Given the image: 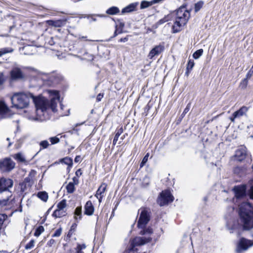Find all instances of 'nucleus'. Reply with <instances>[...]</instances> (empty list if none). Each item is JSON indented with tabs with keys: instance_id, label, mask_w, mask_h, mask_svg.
I'll return each mask as SVG.
<instances>
[{
	"instance_id": "1",
	"label": "nucleus",
	"mask_w": 253,
	"mask_h": 253,
	"mask_svg": "<svg viewBox=\"0 0 253 253\" xmlns=\"http://www.w3.org/2000/svg\"><path fill=\"white\" fill-rule=\"evenodd\" d=\"M48 92L51 96L50 101L40 96H34L31 93H15L10 97L12 107L19 109L26 108L29 105L30 99H32L36 108L37 114L34 120L42 121L44 120V114L48 108H51L53 112L57 111V104L59 101V94L57 91L49 90Z\"/></svg>"
},
{
	"instance_id": "2",
	"label": "nucleus",
	"mask_w": 253,
	"mask_h": 253,
	"mask_svg": "<svg viewBox=\"0 0 253 253\" xmlns=\"http://www.w3.org/2000/svg\"><path fill=\"white\" fill-rule=\"evenodd\" d=\"M239 214L244 230L253 228V207L248 202L242 203L239 207Z\"/></svg>"
},
{
	"instance_id": "3",
	"label": "nucleus",
	"mask_w": 253,
	"mask_h": 253,
	"mask_svg": "<svg viewBox=\"0 0 253 253\" xmlns=\"http://www.w3.org/2000/svg\"><path fill=\"white\" fill-rule=\"evenodd\" d=\"M38 85L41 86L46 85L48 86H54L58 84L62 80V77L59 75L55 73H41L38 74Z\"/></svg>"
},
{
	"instance_id": "4",
	"label": "nucleus",
	"mask_w": 253,
	"mask_h": 253,
	"mask_svg": "<svg viewBox=\"0 0 253 253\" xmlns=\"http://www.w3.org/2000/svg\"><path fill=\"white\" fill-rule=\"evenodd\" d=\"M174 200L173 197L168 190L163 191L157 199V203L160 206H163L172 202Z\"/></svg>"
},
{
	"instance_id": "5",
	"label": "nucleus",
	"mask_w": 253,
	"mask_h": 253,
	"mask_svg": "<svg viewBox=\"0 0 253 253\" xmlns=\"http://www.w3.org/2000/svg\"><path fill=\"white\" fill-rule=\"evenodd\" d=\"M151 239L149 238L136 237L133 238L130 242V246L127 251L128 253H132L135 250L136 246L143 245L149 242Z\"/></svg>"
},
{
	"instance_id": "6",
	"label": "nucleus",
	"mask_w": 253,
	"mask_h": 253,
	"mask_svg": "<svg viewBox=\"0 0 253 253\" xmlns=\"http://www.w3.org/2000/svg\"><path fill=\"white\" fill-rule=\"evenodd\" d=\"M253 246V241L242 237L240 239L237 243L236 251L237 253H240L247 250L249 248Z\"/></svg>"
},
{
	"instance_id": "7",
	"label": "nucleus",
	"mask_w": 253,
	"mask_h": 253,
	"mask_svg": "<svg viewBox=\"0 0 253 253\" xmlns=\"http://www.w3.org/2000/svg\"><path fill=\"white\" fill-rule=\"evenodd\" d=\"M190 16V12L186 10L184 6H181L177 10L175 19L181 21L183 23H187Z\"/></svg>"
},
{
	"instance_id": "8",
	"label": "nucleus",
	"mask_w": 253,
	"mask_h": 253,
	"mask_svg": "<svg viewBox=\"0 0 253 253\" xmlns=\"http://www.w3.org/2000/svg\"><path fill=\"white\" fill-rule=\"evenodd\" d=\"M15 163L10 158L0 161V169L3 172H9L15 167Z\"/></svg>"
},
{
	"instance_id": "9",
	"label": "nucleus",
	"mask_w": 253,
	"mask_h": 253,
	"mask_svg": "<svg viewBox=\"0 0 253 253\" xmlns=\"http://www.w3.org/2000/svg\"><path fill=\"white\" fill-rule=\"evenodd\" d=\"M150 220V215L146 209H143L140 213L138 221L137 226L139 228H143Z\"/></svg>"
},
{
	"instance_id": "10",
	"label": "nucleus",
	"mask_w": 253,
	"mask_h": 253,
	"mask_svg": "<svg viewBox=\"0 0 253 253\" xmlns=\"http://www.w3.org/2000/svg\"><path fill=\"white\" fill-rule=\"evenodd\" d=\"M233 190L235 196L237 199L243 198L246 196V186L245 185L235 186Z\"/></svg>"
},
{
	"instance_id": "11",
	"label": "nucleus",
	"mask_w": 253,
	"mask_h": 253,
	"mask_svg": "<svg viewBox=\"0 0 253 253\" xmlns=\"http://www.w3.org/2000/svg\"><path fill=\"white\" fill-rule=\"evenodd\" d=\"M10 75L11 80L12 81L22 80L25 77L21 69L17 67L14 68L11 70Z\"/></svg>"
},
{
	"instance_id": "12",
	"label": "nucleus",
	"mask_w": 253,
	"mask_h": 253,
	"mask_svg": "<svg viewBox=\"0 0 253 253\" xmlns=\"http://www.w3.org/2000/svg\"><path fill=\"white\" fill-rule=\"evenodd\" d=\"M248 156L247 151L246 147H242L238 149L235 154V159L236 161L241 162Z\"/></svg>"
},
{
	"instance_id": "13",
	"label": "nucleus",
	"mask_w": 253,
	"mask_h": 253,
	"mask_svg": "<svg viewBox=\"0 0 253 253\" xmlns=\"http://www.w3.org/2000/svg\"><path fill=\"white\" fill-rule=\"evenodd\" d=\"M165 49L163 44H160L155 46L149 52L148 57L149 59H152L155 56H157L161 53Z\"/></svg>"
},
{
	"instance_id": "14",
	"label": "nucleus",
	"mask_w": 253,
	"mask_h": 253,
	"mask_svg": "<svg viewBox=\"0 0 253 253\" xmlns=\"http://www.w3.org/2000/svg\"><path fill=\"white\" fill-rule=\"evenodd\" d=\"M107 185L105 183L102 184L97 189L95 197L98 199L99 202H101L102 199L104 197V194L106 190Z\"/></svg>"
},
{
	"instance_id": "15",
	"label": "nucleus",
	"mask_w": 253,
	"mask_h": 253,
	"mask_svg": "<svg viewBox=\"0 0 253 253\" xmlns=\"http://www.w3.org/2000/svg\"><path fill=\"white\" fill-rule=\"evenodd\" d=\"M186 23H183L181 21L177 19H175V21L172 25V33H177L181 31L182 28L183 26L186 25Z\"/></svg>"
},
{
	"instance_id": "16",
	"label": "nucleus",
	"mask_w": 253,
	"mask_h": 253,
	"mask_svg": "<svg viewBox=\"0 0 253 253\" xmlns=\"http://www.w3.org/2000/svg\"><path fill=\"white\" fill-rule=\"evenodd\" d=\"M94 207L90 201H88L84 206V214L91 215L94 212Z\"/></svg>"
},
{
	"instance_id": "17",
	"label": "nucleus",
	"mask_w": 253,
	"mask_h": 253,
	"mask_svg": "<svg viewBox=\"0 0 253 253\" xmlns=\"http://www.w3.org/2000/svg\"><path fill=\"white\" fill-rule=\"evenodd\" d=\"M138 5V2H133L129 4L122 10V13H129L136 10V7Z\"/></svg>"
},
{
	"instance_id": "18",
	"label": "nucleus",
	"mask_w": 253,
	"mask_h": 253,
	"mask_svg": "<svg viewBox=\"0 0 253 253\" xmlns=\"http://www.w3.org/2000/svg\"><path fill=\"white\" fill-rule=\"evenodd\" d=\"M66 20H48L47 23L49 26L55 27H61L66 24Z\"/></svg>"
},
{
	"instance_id": "19",
	"label": "nucleus",
	"mask_w": 253,
	"mask_h": 253,
	"mask_svg": "<svg viewBox=\"0 0 253 253\" xmlns=\"http://www.w3.org/2000/svg\"><path fill=\"white\" fill-rule=\"evenodd\" d=\"M248 107L245 106H242L238 110L234 112L235 114V117H237L238 118H240V117L246 115L247 112L248 111Z\"/></svg>"
},
{
	"instance_id": "20",
	"label": "nucleus",
	"mask_w": 253,
	"mask_h": 253,
	"mask_svg": "<svg viewBox=\"0 0 253 253\" xmlns=\"http://www.w3.org/2000/svg\"><path fill=\"white\" fill-rule=\"evenodd\" d=\"M67 212L65 211L56 209L54 211L52 215L54 218H61L65 216Z\"/></svg>"
},
{
	"instance_id": "21",
	"label": "nucleus",
	"mask_w": 253,
	"mask_h": 253,
	"mask_svg": "<svg viewBox=\"0 0 253 253\" xmlns=\"http://www.w3.org/2000/svg\"><path fill=\"white\" fill-rule=\"evenodd\" d=\"M120 12V10L118 7L116 6H112L108 8L106 12L107 14L109 15H115Z\"/></svg>"
},
{
	"instance_id": "22",
	"label": "nucleus",
	"mask_w": 253,
	"mask_h": 253,
	"mask_svg": "<svg viewBox=\"0 0 253 253\" xmlns=\"http://www.w3.org/2000/svg\"><path fill=\"white\" fill-rule=\"evenodd\" d=\"M37 197L43 202H46L48 198V194L45 191H41L38 192L37 194Z\"/></svg>"
},
{
	"instance_id": "23",
	"label": "nucleus",
	"mask_w": 253,
	"mask_h": 253,
	"mask_svg": "<svg viewBox=\"0 0 253 253\" xmlns=\"http://www.w3.org/2000/svg\"><path fill=\"white\" fill-rule=\"evenodd\" d=\"M74 218L76 220L81 219L82 218V207H78L76 208L74 211Z\"/></svg>"
},
{
	"instance_id": "24",
	"label": "nucleus",
	"mask_w": 253,
	"mask_h": 253,
	"mask_svg": "<svg viewBox=\"0 0 253 253\" xmlns=\"http://www.w3.org/2000/svg\"><path fill=\"white\" fill-rule=\"evenodd\" d=\"M3 184L4 186L5 190L9 188H11L13 186V181L11 179H4L2 180Z\"/></svg>"
},
{
	"instance_id": "25",
	"label": "nucleus",
	"mask_w": 253,
	"mask_h": 253,
	"mask_svg": "<svg viewBox=\"0 0 253 253\" xmlns=\"http://www.w3.org/2000/svg\"><path fill=\"white\" fill-rule=\"evenodd\" d=\"M9 111V108L3 101H0V114H4Z\"/></svg>"
},
{
	"instance_id": "26",
	"label": "nucleus",
	"mask_w": 253,
	"mask_h": 253,
	"mask_svg": "<svg viewBox=\"0 0 253 253\" xmlns=\"http://www.w3.org/2000/svg\"><path fill=\"white\" fill-rule=\"evenodd\" d=\"M60 162L68 165L69 167H72L73 166L72 159L68 157L61 159Z\"/></svg>"
},
{
	"instance_id": "27",
	"label": "nucleus",
	"mask_w": 253,
	"mask_h": 253,
	"mask_svg": "<svg viewBox=\"0 0 253 253\" xmlns=\"http://www.w3.org/2000/svg\"><path fill=\"white\" fill-rule=\"evenodd\" d=\"M66 190L68 193H73L75 190L74 184L72 182H69L66 186Z\"/></svg>"
},
{
	"instance_id": "28",
	"label": "nucleus",
	"mask_w": 253,
	"mask_h": 253,
	"mask_svg": "<svg viewBox=\"0 0 253 253\" xmlns=\"http://www.w3.org/2000/svg\"><path fill=\"white\" fill-rule=\"evenodd\" d=\"M95 17H105L106 15H105L104 14H90V15H88L86 16L87 19H90L92 21H96L97 20Z\"/></svg>"
},
{
	"instance_id": "29",
	"label": "nucleus",
	"mask_w": 253,
	"mask_h": 253,
	"mask_svg": "<svg viewBox=\"0 0 253 253\" xmlns=\"http://www.w3.org/2000/svg\"><path fill=\"white\" fill-rule=\"evenodd\" d=\"M204 1L202 0L199 1L195 4L194 10L195 12H198L204 5Z\"/></svg>"
},
{
	"instance_id": "30",
	"label": "nucleus",
	"mask_w": 253,
	"mask_h": 253,
	"mask_svg": "<svg viewBox=\"0 0 253 253\" xmlns=\"http://www.w3.org/2000/svg\"><path fill=\"white\" fill-rule=\"evenodd\" d=\"M122 132H123V129L122 128H120L116 133L115 137H114L113 141V145H115L116 144V143L118 140V138Z\"/></svg>"
},
{
	"instance_id": "31",
	"label": "nucleus",
	"mask_w": 253,
	"mask_h": 253,
	"mask_svg": "<svg viewBox=\"0 0 253 253\" xmlns=\"http://www.w3.org/2000/svg\"><path fill=\"white\" fill-rule=\"evenodd\" d=\"M66 207V201L63 200L60 201L57 205V210H64V208Z\"/></svg>"
},
{
	"instance_id": "32",
	"label": "nucleus",
	"mask_w": 253,
	"mask_h": 253,
	"mask_svg": "<svg viewBox=\"0 0 253 253\" xmlns=\"http://www.w3.org/2000/svg\"><path fill=\"white\" fill-rule=\"evenodd\" d=\"M249 79H247V78L246 77V78L242 80L240 84V87L241 89H244L247 87L248 84Z\"/></svg>"
},
{
	"instance_id": "33",
	"label": "nucleus",
	"mask_w": 253,
	"mask_h": 253,
	"mask_svg": "<svg viewBox=\"0 0 253 253\" xmlns=\"http://www.w3.org/2000/svg\"><path fill=\"white\" fill-rule=\"evenodd\" d=\"M11 48H2L0 49V57L7 53H10L13 51Z\"/></svg>"
},
{
	"instance_id": "34",
	"label": "nucleus",
	"mask_w": 253,
	"mask_h": 253,
	"mask_svg": "<svg viewBox=\"0 0 253 253\" xmlns=\"http://www.w3.org/2000/svg\"><path fill=\"white\" fill-rule=\"evenodd\" d=\"M203 53V50L202 49H198L193 54V57L194 58L197 59L202 55Z\"/></svg>"
},
{
	"instance_id": "35",
	"label": "nucleus",
	"mask_w": 253,
	"mask_h": 253,
	"mask_svg": "<svg viewBox=\"0 0 253 253\" xmlns=\"http://www.w3.org/2000/svg\"><path fill=\"white\" fill-rule=\"evenodd\" d=\"M7 218L6 214H0V230L2 228L4 220Z\"/></svg>"
},
{
	"instance_id": "36",
	"label": "nucleus",
	"mask_w": 253,
	"mask_h": 253,
	"mask_svg": "<svg viewBox=\"0 0 253 253\" xmlns=\"http://www.w3.org/2000/svg\"><path fill=\"white\" fill-rule=\"evenodd\" d=\"M9 202V199L6 198L4 199H0V208H2L3 207L8 205Z\"/></svg>"
},
{
	"instance_id": "37",
	"label": "nucleus",
	"mask_w": 253,
	"mask_h": 253,
	"mask_svg": "<svg viewBox=\"0 0 253 253\" xmlns=\"http://www.w3.org/2000/svg\"><path fill=\"white\" fill-rule=\"evenodd\" d=\"M195 63L193 60L189 59L186 66V68L188 70H192L193 67L194 66Z\"/></svg>"
},
{
	"instance_id": "38",
	"label": "nucleus",
	"mask_w": 253,
	"mask_h": 253,
	"mask_svg": "<svg viewBox=\"0 0 253 253\" xmlns=\"http://www.w3.org/2000/svg\"><path fill=\"white\" fill-rule=\"evenodd\" d=\"M149 156V154L148 153L144 157V158H143V159L140 164V168H142L145 165V164L146 163V162L148 161Z\"/></svg>"
},
{
	"instance_id": "39",
	"label": "nucleus",
	"mask_w": 253,
	"mask_h": 253,
	"mask_svg": "<svg viewBox=\"0 0 253 253\" xmlns=\"http://www.w3.org/2000/svg\"><path fill=\"white\" fill-rule=\"evenodd\" d=\"M15 159L20 162H24L25 161L24 157L20 153H17L15 155Z\"/></svg>"
},
{
	"instance_id": "40",
	"label": "nucleus",
	"mask_w": 253,
	"mask_h": 253,
	"mask_svg": "<svg viewBox=\"0 0 253 253\" xmlns=\"http://www.w3.org/2000/svg\"><path fill=\"white\" fill-rule=\"evenodd\" d=\"M44 229L42 226H40L36 229L34 235L35 236H39L43 231Z\"/></svg>"
},
{
	"instance_id": "41",
	"label": "nucleus",
	"mask_w": 253,
	"mask_h": 253,
	"mask_svg": "<svg viewBox=\"0 0 253 253\" xmlns=\"http://www.w3.org/2000/svg\"><path fill=\"white\" fill-rule=\"evenodd\" d=\"M35 244V241L34 240H31L29 243H28L26 246H25V249L26 250H29L32 248H33L34 247Z\"/></svg>"
},
{
	"instance_id": "42",
	"label": "nucleus",
	"mask_w": 253,
	"mask_h": 253,
	"mask_svg": "<svg viewBox=\"0 0 253 253\" xmlns=\"http://www.w3.org/2000/svg\"><path fill=\"white\" fill-rule=\"evenodd\" d=\"M77 225L76 223H74L71 227V228L68 232V236L70 237L74 232L75 231V228H76Z\"/></svg>"
},
{
	"instance_id": "43",
	"label": "nucleus",
	"mask_w": 253,
	"mask_h": 253,
	"mask_svg": "<svg viewBox=\"0 0 253 253\" xmlns=\"http://www.w3.org/2000/svg\"><path fill=\"white\" fill-rule=\"evenodd\" d=\"M153 233L152 229L151 228H147L146 229H143L141 230L140 232V234L142 235L148 234H151Z\"/></svg>"
},
{
	"instance_id": "44",
	"label": "nucleus",
	"mask_w": 253,
	"mask_h": 253,
	"mask_svg": "<svg viewBox=\"0 0 253 253\" xmlns=\"http://www.w3.org/2000/svg\"><path fill=\"white\" fill-rule=\"evenodd\" d=\"M40 145L43 149H45L48 147V146L49 145V144L47 140H43L40 143Z\"/></svg>"
},
{
	"instance_id": "45",
	"label": "nucleus",
	"mask_w": 253,
	"mask_h": 253,
	"mask_svg": "<svg viewBox=\"0 0 253 253\" xmlns=\"http://www.w3.org/2000/svg\"><path fill=\"white\" fill-rule=\"evenodd\" d=\"M49 140H50L51 144H55L58 143L59 142L60 139L57 137L55 136V137H50Z\"/></svg>"
},
{
	"instance_id": "46",
	"label": "nucleus",
	"mask_w": 253,
	"mask_h": 253,
	"mask_svg": "<svg viewBox=\"0 0 253 253\" xmlns=\"http://www.w3.org/2000/svg\"><path fill=\"white\" fill-rule=\"evenodd\" d=\"M62 230V229L61 228H60L57 229L55 231L54 234L52 235V237H57L60 236V235L61 234Z\"/></svg>"
},
{
	"instance_id": "47",
	"label": "nucleus",
	"mask_w": 253,
	"mask_h": 253,
	"mask_svg": "<svg viewBox=\"0 0 253 253\" xmlns=\"http://www.w3.org/2000/svg\"><path fill=\"white\" fill-rule=\"evenodd\" d=\"M253 75V66H252L251 68L250 69V70L247 73V74L246 75V77L247 78V79H250L252 77Z\"/></svg>"
},
{
	"instance_id": "48",
	"label": "nucleus",
	"mask_w": 253,
	"mask_h": 253,
	"mask_svg": "<svg viewBox=\"0 0 253 253\" xmlns=\"http://www.w3.org/2000/svg\"><path fill=\"white\" fill-rule=\"evenodd\" d=\"M241 169L240 167H236L234 169V172L239 176H241L240 172L241 171Z\"/></svg>"
},
{
	"instance_id": "49",
	"label": "nucleus",
	"mask_w": 253,
	"mask_h": 253,
	"mask_svg": "<svg viewBox=\"0 0 253 253\" xmlns=\"http://www.w3.org/2000/svg\"><path fill=\"white\" fill-rule=\"evenodd\" d=\"M5 78L3 73H0V85H2L4 82Z\"/></svg>"
},
{
	"instance_id": "50",
	"label": "nucleus",
	"mask_w": 253,
	"mask_h": 253,
	"mask_svg": "<svg viewBox=\"0 0 253 253\" xmlns=\"http://www.w3.org/2000/svg\"><path fill=\"white\" fill-rule=\"evenodd\" d=\"M190 106H191L190 103H188L187 104V106L184 110L183 112L182 115H185V114H186L189 111L190 108Z\"/></svg>"
},
{
	"instance_id": "51",
	"label": "nucleus",
	"mask_w": 253,
	"mask_h": 253,
	"mask_svg": "<svg viewBox=\"0 0 253 253\" xmlns=\"http://www.w3.org/2000/svg\"><path fill=\"white\" fill-rule=\"evenodd\" d=\"M168 21V19L167 18V16H165L164 18L160 19L159 21H158V24H162L165 22H166L167 21Z\"/></svg>"
},
{
	"instance_id": "52",
	"label": "nucleus",
	"mask_w": 253,
	"mask_h": 253,
	"mask_svg": "<svg viewBox=\"0 0 253 253\" xmlns=\"http://www.w3.org/2000/svg\"><path fill=\"white\" fill-rule=\"evenodd\" d=\"M250 197L251 199H253V185L251 186L249 192Z\"/></svg>"
},
{
	"instance_id": "53",
	"label": "nucleus",
	"mask_w": 253,
	"mask_h": 253,
	"mask_svg": "<svg viewBox=\"0 0 253 253\" xmlns=\"http://www.w3.org/2000/svg\"><path fill=\"white\" fill-rule=\"evenodd\" d=\"M86 248V246L85 244H78L77 245V247L76 248L77 249H80V250H83V249H85Z\"/></svg>"
},
{
	"instance_id": "54",
	"label": "nucleus",
	"mask_w": 253,
	"mask_h": 253,
	"mask_svg": "<svg viewBox=\"0 0 253 253\" xmlns=\"http://www.w3.org/2000/svg\"><path fill=\"white\" fill-rule=\"evenodd\" d=\"M55 243V241L54 239H50L47 243V245L49 247H51L53 244H54Z\"/></svg>"
},
{
	"instance_id": "55",
	"label": "nucleus",
	"mask_w": 253,
	"mask_h": 253,
	"mask_svg": "<svg viewBox=\"0 0 253 253\" xmlns=\"http://www.w3.org/2000/svg\"><path fill=\"white\" fill-rule=\"evenodd\" d=\"M73 182H72L74 185H78L79 183V179L78 178H77V177L75 176L73 178Z\"/></svg>"
},
{
	"instance_id": "56",
	"label": "nucleus",
	"mask_w": 253,
	"mask_h": 253,
	"mask_svg": "<svg viewBox=\"0 0 253 253\" xmlns=\"http://www.w3.org/2000/svg\"><path fill=\"white\" fill-rule=\"evenodd\" d=\"M75 163H79V162H81L82 161V158H81V157L80 156H77L75 158Z\"/></svg>"
},
{
	"instance_id": "57",
	"label": "nucleus",
	"mask_w": 253,
	"mask_h": 253,
	"mask_svg": "<svg viewBox=\"0 0 253 253\" xmlns=\"http://www.w3.org/2000/svg\"><path fill=\"white\" fill-rule=\"evenodd\" d=\"M103 96V94H101V93H99L97 96V97H96V101L97 102H99L101 101V99L102 98Z\"/></svg>"
},
{
	"instance_id": "58",
	"label": "nucleus",
	"mask_w": 253,
	"mask_h": 253,
	"mask_svg": "<svg viewBox=\"0 0 253 253\" xmlns=\"http://www.w3.org/2000/svg\"><path fill=\"white\" fill-rule=\"evenodd\" d=\"M75 174H76V175L77 176V177H79L80 176H81L82 174V170H81V169H78L75 172Z\"/></svg>"
},
{
	"instance_id": "59",
	"label": "nucleus",
	"mask_w": 253,
	"mask_h": 253,
	"mask_svg": "<svg viewBox=\"0 0 253 253\" xmlns=\"http://www.w3.org/2000/svg\"><path fill=\"white\" fill-rule=\"evenodd\" d=\"M236 118H238L237 117H235V114L233 113L232 115L230 117L229 119L232 122L234 123L235 122V119Z\"/></svg>"
},
{
	"instance_id": "60",
	"label": "nucleus",
	"mask_w": 253,
	"mask_h": 253,
	"mask_svg": "<svg viewBox=\"0 0 253 253\" xmlns=\"http://www.w3.org/2000/svg\"><path fill=\"white\" fill-rule=\"evenodd\" d=\"M128 41V38L127 37H125L124 38H121L119 40V42H125Z\"/></svg>"
},
{
	"instance_id": "61",
	"label": "nucleus",
	"mask_w": 253,
	"mask_h": 253,
	"mask_svg": "<svg viewBox=\"0 0 253 253\" xmlns=\"http://www.w3.org/2000/svg\"><path fill=\"white\" fill-rule=\"evenodd\" d=\"M52 208V207H50L45 212V217L49 213L50 211H51V209Z\"/></svg>"
},
{
	"instance_id": "62",
	"label": "nucleus",
	"mask_w": 253,
	"mask_h": 253,
	"mask_svg": "<svg viewBox=\"0 0 253 253\" xmlns=\"http://www.w3.org/2000/svg\"><path fill=\"white\" fill-rule=\"evenodd\" d=\"M191 70H188L187 68H186V72H185V75L188 77L189 75V73L190 72H191Z\"/></svg>"
},
{
	"instance_id": "63",
	"label": "nucleus",
	"mask_w": 253,
	"mask_h": 253,
	"mask_svg": "<svg viewBox=\"0 0 253 253\" xmlns=\"http://www.w3.org/2000/svg\"><path fill=\"white\" fill-rule=\"evenodd\" d=\"M118 35V33H117V27L116 26V29L114 32V35L112 37H111V38H113L114 37H116Z\"/></svg>"
},
{
	"instance_id": "64",
	"label": "nucleus",
	"mask_w": 253,
	"mask_h": 253,
	"mask_svg": "<svg viewBox=\"0 0 253 253\" xmlns=\"http://www.w3.org/2000/svg\"><path fill=\"white\" fill-rule=\"evenodd\" d=\"M77 253H84L82 250L76 248Z\"/></svg>"
}]
</instances>
